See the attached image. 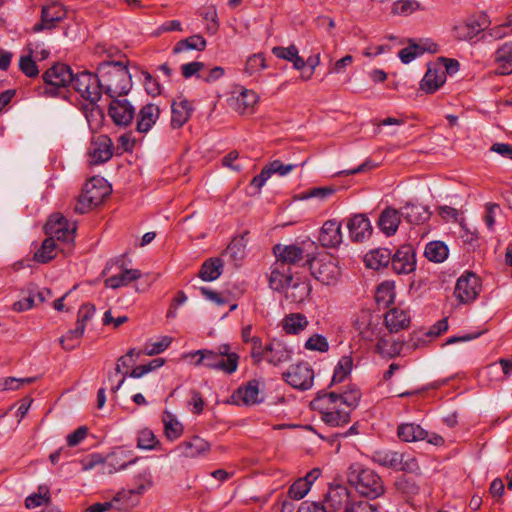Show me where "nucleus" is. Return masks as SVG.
<instances>
[{"mask_svg": "<svg viewBox=\"0 0 512 512\" xmlns=\"http://www.w3.org/2000/svg\"><path fill=\"white\" fill-rule=\"evenodd\" d=\"M206 46L207 42L205 38L202 35L196 34L178 41L173 48V53L179 54L188 50L203 51Z\"/></svg>", "mask_w": 512, "mask_h": 512, "instance_id": "58836bf2", "label": "nucleus"}, {"mask_svg": "<svg viewBox=\"0 0 512 512\" xmlns=\"http://www.w3.org/2000/svg\"><path fill=\"white\" fill-rule=\"evenodd\" d=\"M316 247V243L309 238L297 240L294 244L282 246L277 244L273 247L274 256H302L306 253L309 256Z\"/></svg>", "mask_w": 512, "mask_h": 512, "instance_id": "a878e982", "label": "nucleus"}, {"mask_svg": "<svg viewBox=\"0 0 512 512\" xmlns=\"http://www.w3.org/2000/svg\"><path fill=\"white\" fill-rule=\"evenodd\" d=\"M308 293L309 288L305 283H292L286 288V297L295 303L302 302Z\"/></svg>", "mask_w": 512, "mask_h": 512, "instance_id": "5fc2aeb1", "label": "nucleus"}, {"mask_svg": "<svg viewBox=\"0 0 512 512\" xmlns=\"http://www.w3.org/2000/svg\"><path fill=\"white\" fill-rule=\"evenodd\" d=\"M419 3L415 0L397 1L393 5V12L408 14L419 9Z\"/></svg>", "mask_w": 512, "mask_h": 512, "instance_id": "774afa93", "label": "nucleus"}, {"mask_svg": "<svg viewBox=\"0 0 512 512\" xmlns=\"http://www.w3.org/2000/svg\"><path fill=\"white\" fill-rule=\"evenodd\" d=\"M51 502L50 490L46 485L38 487V492L29 495L25 500V506L28 509H34Z\"/></svg>", "mask_w": 512, "mask_h": 512, "instance_id": "37998d69", "label": "nucleus"}, {"mask_svg": "<svg viewBox=\"0 0 512 512\" xmlns=\"http://www.w3.org/2000/svg\"><path fill=\"white\" fill-rule=\"evenodd\" d=\"M309 482L299 478L289 488L288 494L294 500H300L309 492Z\"/></svg>", "mask_w": 512, "mask_h": 512, "instance_id": "052dcab7", "label": "nucleus"}, {"mask_svg": "<svg viewBox=\"0 0 512 512\" xmlns=\"http://www.w3.org/2000/svg\"><path fill=\"white\" fill-rule=\"evenodd\" d=\"M159 441L152 430L145 428L139 431L137 438V446L140 449L153 450L159 445Z\"/></svg>", "mask_w": 512, "mask_h": 512, "instance_id": "3c124183", "label": "nucleus"}, {"mask_svg": "<svg viewBox=\"0 0 512 512\" xmlns=\"http://www.w3.org/2000/svg\"><path fill=\"white\" fill-rule=\"evenodd\" d=\"M354 503L350 501L346 488L336 487L328 492L325 507L328 512H350L354 508Z\"/></svg>", "mask_w": 512, "mask_h": 512, "instance_id": "412c9836", "label": "nucleus"}, {"mask_svg": "<svg viewBox=\"0 0 512 512\" xmlns=\"http://www.w3.org/2000/svg\"><path fill=\"white\" fill-rule=\"evenodd\" d=\"M495 61L502 64L501 74H509L512 69V42H505L495 52Z\"/></svg>", "mask_w": 512, "mask_h": 512, "instance_id": "c03bdc74", "label": "nucleus"}, {"mask_svg": "<svg viewBox=\"0 0 512 512\" xmlns=\"http://www.w3.org/2000/svg\"><path fill=\"white\" fill-rule=\"evenodd\" d=\"M305 264L312 276L326 285L335 283L340 275L337 258H306Z\"/></svg>", "mask_w": 512, "mask_h": 512, "instance_id": "9b49d317", "label": "nucleus"}, {"mask_svg": "<svg viewBox=\"0 0 512 512\" xmlns=\"http://www.w3.org/2000/svg\"><path fill=\"white\" fill-rule=\"evenodd\" d=\"M172 117L171 125L173 128H180L188 122L193 113V105L183 96L177 97L171 105Z\"/></svg>", "mask_w": 512, "mask_h": 512, "instance_id": "393cba45", "label": "nucleus"}, {"mask_svg": "<svg viewBox=\"0 0 512 512\" xmlns=\"http://www.w3.org/2000/svg\"><path fill=\"white\" fill-rule=\"evenodd\" d=\"M285 381L295 389L308 390L313 385L314 371L308 363H300L283 374Z\"/></svg>", "mask_w": 512, "mask_h": 512, "instance_id": "2eb2a0df", "label": "nucleus"}, {"mask_svg": "<svg viewBox=\"0 0 512 512\" xmlns=\"http://www.w3.org/2000/svg\"><path fill=\"white\" fill-rule=\"evenodd\" d=\"M75 92L87 102L86 108H90L91 112L99 108L98 102L102 94L99 84L97 71L95 73L84 70L74 74L70 84Z\"/></svg>", "mask_w": 512, "mask_h": 512, "instance_id": "0eeeda50", "label": "nucleus"}, {"mask_svg": "<svg viewBox=\"0 0 512 512\" xmlns=\"http://www.w3.org/2000/svg\"><path fill=\"white\" fill-rule=\"evenodd\" d=\"M172 338L169 336H162L158 341L147 342L145 344L143 353L148 356H154L165 351L171 344Z\"/></svg>", "mask_w": 512, "mask_h": 512, "instance_id": "6e6d98bb", "label": "nucleus"}, {"mask_svg": "<svg viewBox=\"0 0 512 512\" xmlns=\"http://www.w3.org/2000/svg\"><path fill=\"white\" fill-rule=\"evenodd\" d=\"M257 102L258 95L254 91L242 88L238 95L231 99L230 105L237 113L248 114L253 111Z\"/></svg>", "mask_w": 512, "mask_h": 512, "instance_id": "c85d7f7f", "label": "nucleus"}, {"mask_svg": "<svg viewBox=\"0 0 512 512\" xmlns=\"http://www.w3.org/2000/svg\"><path fill=\"white\" fill-rule=\"evenodd\" d=\"M480 290L479 277L472 272H466L457 280L454 295L460 303L470 304L478 297Z\"/></svg>", "mask_w": 512, "mask_h": 512, "instance_id": "ddd939ff", "label": "nucleus"}, {"mask_svg": "<svg viewBox=\"0 0 512 512\" xmlns=\"http://www.w3.org/2000/svg\"><path fill=\"white\" fill-rule=\"evenodd\" d=\"M437 51L438 45L430 39L410 40L408 46L399 51L398 56L404 64H408L425 52L436 53Z\"/></svg>", "mask_w": 512, "mask_h": 512, "instance_id": "6ab92c4d", "label": "nucleus"}, {"mask_svg": "<svg viewBox=\"0 0 512 512\" xmlns=\"http://www.w3.org/2000/svg\"><path fill=\"white\" fill-rule=\"evenodd\" d=\"M389 264L397 274H409L416 268V258H390Z\"/></svg>", "mask_w": 512, "mask_h": 512, "instance_id": "864d4df0", "label": "nucleus"}, {"mask_svg": "<svg viewBox=\"0 0 512 512\" xmlns=\"http://www.w3.org/2000/svg\"><path fill=\"white\" fill-rule=\"evenodd\" d=\"M354 325L363 340L369 342L377 340L376 351L381 356L391 358L400 353L401 345L396 341L390 348H386V338L381 336L382 329L378 322L373 321L372 314L369 311H363Z\"/></svg>", "mask_w": 512, "mask_h": 512, "instance_id": "423d86ee", "label": "nucleus"}, {"mask_svg": "<svg viewBox=\"0 0 512 512\" xmlns=\"http://www.w3.org/2000/svg\"><path fill=\"white\" fill-rule=\"evenodd\" d=\"M360 397L357 389L342 394L321 391L312 400L311 407L321 414L325 424L331 427L342 426L350 421L351 412L358 405Z\"/></svg>", "mask_w": 512, "mask_h": 512, "instance_id": "f03ea898", "label": "nucleus"}, {"mask_svg": "<svg viewBox=\"0 0 512 512\" xmlns=\"http://www.w3.org/2000/svg\"><path fill=\"white\" fill-rule=\"evenodd\" d=\"M44 228L48 238L43 241L40 249L33 256H49L53 251L56 254L70 253L67 248L75 238V223H70L63 216L54 214L50 216Z\"/></svg>", "mask_w": 512, "mask_h": 512, "instance_id": "7ed1b4c3", "label": "nucleus"}, {"mask_svg": "<svg viewBox=\"0 0 512 512\" xmlns=\"http://www.w3.org/2000/svg\"><path fill=\"white\" fill-rule=\"evenodd\" d=\"M160 108L153 104L148 103L141 107L136 117V130L139 133H147L156 124L160 116Z\"/></svg>", "mask_w": 512, "mask_h": 512, "instance_id": "b1692460", "label": "nucleus"}, {"mask_svg": "<svg viewBox=\"0 0 512 512\" xmlns=\"http://www.w3.org/2000/svg\"><path fill=\"white\" fill-rule=\"evenodd\" d=\"M94 52L98 56L106 55L108 58L96 67L101 94L104 93L110 98L127 95L132 88V78L124 62L112 59L119 53L118 49L98 44Z\"/></svg>", "mask_w": 512, "mask_h": 512, "instance_id": "f257e3e1", "label": "nucleus"}, {"mask_svg": "<svg viewBox=\"0 0 512 512\" xmlns=\"http://www.w3.org/2000/svg\"><path fill=\"white\" fill-rule=\"evenodd\" d=\"M353 367V359L351 356H342L338 361L333 377L332 384L341 383L351 373Z\"/></svg>", "mask_w": 512, "mask_h": 512, "instance_id": "a18cd8bd", "label": "nucleus"}, {"mask_svg": "<svg viewBox=\"0 0 512 512\" xmlns=\"http://www.w3.org/2000/svg\"><path fill=\"white\" fill-rule=\"evenodd\" d=\"M292 350L280 340L274 339L265 346V360L274 366L287 363L291 360Z\"/></svg>", "mask_w": 512, "mask_h": 512, "instance_id": "5701e85b", "label": "nucleus"}, {"mask_svg": "<svg viewBox=\"0 0 512 512\" xmlns=\"http://www.w3.org/2000/svg\"><path fill=\"white\" fill-rule=\"evenodd\" d=\"M210 444L199 436H193L175 447V452L180 457L197 458L206 455L210 451Z\"/></svg>", "mask_w": 512, "mask_h": 512, "instance_id": "aec40b11", "label": "nucleus"}, {"mask_svg": "<svg viewBox=\"0 0 512 512\" xmlns=\"http://www.w3.org/2000/svg\"><path fill=\"white\" fill-rule=\"evenodd\" d=\"M246 234L235 237L228 245L225 254L227 256H237L238 254H244L247 245Z\"/></svg>", "mask_w": 512, "mask_h": 512, "instance_id": "e2e57ef3", "label": "nucleus"}, {"mask_svg": "<svg viewBox=\"0 0 512 512\" xmlns=\"http://www.w3.org/2000/svg\"><path fill=\"white\" fill-rule=\"evenodd\" d=\"M347 480L364 497L375 499L384 493V485L380 476L360 463H353L349 466Z\"/></svg>", "mask_w": 512, "mask_h": 512, "instance_id": "39448f33", "label": "nucleus"}, {"mask_svg": "<svg viewBox=\"0 0 512 512\" xmlns=\"http://www.w3.org/2000/svg\"><path fill=\"white\" fill-rule=\"evenodd\" d=\"M305 348L311 351L327 352L329 344L323 335L314 334L305 343Z\"/></svg>", "mask_w": 512, "mask_h": 512, "instance_id": "680f3d73", "label": "nucleus"}, {"mask_svg": "<svg viewBox=\"0 0 512 512\" xmlns=\"http://www.w3.org/2000/svg\"><path fill=\"white\" fill-rule=\"evenodd\" d=\"M88 162L99 165L107 162L113 156V142L107 135H99L91 141L88 147Z\"/></svg>", "mask_w": 512, "mask_h": 512, "instance_id": "f3484780", "label": "nucleus"}, {"mask_svg": "<svg viewBox=\"0 0 512 512\" xmlns=\"http://www.w3.org/2000/svg\"><path fill=\"white\" fill-rule=\"evenodd\" d=\"M502 212L501 207L496 203L485 204L484 222L489 231H494L496 216Z\"/></svg>", "mask_w": 512, "mask_h": 512, "instance_id": "bf43d9fd", "label": "nucleus"}, {"mask_svg": "<svg viewBox=\"0 0 512 512\" xmlns=\"http://www.w3.org/2000/svg\"><path fill=\"white\" fill-rule=\"evenodd\" d=\"M384 323L390 333H397L408 328L410 315L407 311L395 307L386 312Z\"/></svg>", "mask_w": 512, "mask_h": 512, "instance_id": "7c9ffc66", "label": "nucleus"}, {"mask_svg": "<svg viewBox=\"0 0 512 512\" xmlns=\"http://www.w3.org/2000/svg\"><path fill=\"white\" fill-rule=\"evenodd\" d=\"M384 253H387V256H416V250L411 244H404L400 246L396 252L392 253L391 250L387 248H376L370 250L366 256H385Z\"/></svg>", "mask_w": 512, "mask_h": 512, "instance_id": "09e8293b", "label": "nucleus"}, {"mask_svg": "<svg viewBox=\"0 0 512 512\" xmlns=\"http://www.w3.org/2000/svg\"><path fill=\"white\" fill-rule=\"evenodd\" d=\"M184 358H197L195 366L233 374L238 369L239 355L231 350L227 343L219 345L216 350L200 349L183 355Z\"/></svg>", "mask_w": 512, "mask_h": 512, "instance_id": "20e7f679", "label": "nucleus"}, {"mask_svg": "<svg viewBox=\"0 0 512 512\" xmlns=\"http://www.w3.org/2000/svg\"><path fill=\"white\" fill-rule=\"evenodd\" d=\"M84 326L80 324H76V327L74 329L69 330L66 335L62 336L59 340L61 346L65 350H72L74 349L78 344L80 338L84 334Z\"/></svg>", "mask_w": 512, "mask_h": 512, "instance_id": "49530a36", "label": "nucleus"}, {"mask_svg": "<svg viewBox=\"0 0 512 512\" xmlns=\"http://www.w3.org/2000/svg\"><path fill=\"white\" fill-rule=\"evenodd\" d=\"M448 246L439 240L429 242L424 250L423 256H448Z\"/></svg>", "mask_w": 512, "mask_h": 512, "instance_id": "0e129e2a", "label": "nucleus"}, {"mask_svg": "<svg viewBox=\"0 0 512 512\" xmlns=\"http://www.w3.org/2000/svg\"><path fill=\"white\" fill-rule=\"evenodd\" d=\"M319 241L323 247L335 248L342 242L341 223L337 220H327L319 235Z\"/></svg>", "mask_w": 512, "mask_h": 512, "instance_id": "bb28decb", "label": "nucleus"}, {"mask_svg": "<svg viewBox=\"0 0 512 512\" xmlns=\"http://www.w3.org/2000/svg\"><path fill=\"white\" fill-rule=\"evenodd\" d=\"M298 52V48L294 44H291L288 47L275 46L272 48L273 55L279 59H284L289 62L296 57Z\"/></svg>", "mask_w": 512, "mask_h": 512, "instance_id": "69168bd1", "label": "nucleus"}, {"mask_svg": "<svg viewBox=\"0 0 512 512\" xmlns=\"http://www.w3.org/2000/svg\"><path fill=\"white\" fill-rule=\"evenodd\" d=\"M74 73L71 68L63 63L54 64L43 74L44 87L39 92L48 97H55L60 90L71 84Z\"/></svg>", "mask_w": 512, "mask_h": 512, "instance_id": "9d476101", "label": "nucleus"}, {"mask_svg": "<svg viewBox=\"0 0 512 512\" xmlns=\"http://www.w3.org/2000/svg\"><path fill=\"white\" fill-rule=\"evenodd\" d=\"M28 55L22 56L19 60V68L27 77H35L39 73L36 61L33 59L34 49L32 44L28 45Z\"/></svg>", "mask_w": 512, "mask_h": 512, "instance_id": "de8ad7c7", "label": "nucleus"}, {"mask_svg": "<svg viewBox=\"0 0 512 512\" xmlns=\"http://www.w3.org/2000/svg\"><path fill=\"white\" fill-rule=\"evenodd\" d=\"M461 226V234L460 238L465 246H467V253L475 252V248L479 243L478 234L475 231H470L467 225L464 223V220L460 221Z\"/></svg>", "mask_w": 512, "mask_h": 512, "instance_id": "603ef678", "label": "nucleus"}, {"mask_svg": "<svg viewBox=\"0 0 512 512\" xmlns=\"http://www.w3.org/2000/svg\"><path fill=\"white\" fill-rule=\"evenodd\" d=\"M401 217V212L399 213L398 210L392 207H387L381 212L377 225L379 229L389 237L396 233L401 222Z\"/></svg>", "mask_w": 512, "mask_h": 512, "instance_id": "c756f323", "label": "nucleus"}, {"mask_svg": "<svg viewBox=\"0 0 512 512\" xmlns=\"http://www.w3.org/2000/svg\"><path fill=\"white\" fill-rule=\"evenodd\" d=\"M135 361L136 360H131L130 361V359H128V357H125V356H121L118 359L116 367H115V372L114 373H110L108 375V380L110 382H112L113 381V376L114 375L116 376L118 374H123V377L119 380V382L115 386L111 387L112 392H114V393L117 392L122 387V385L125 382L127 373L123 372L122 368L130 367L131 365H133L135 363Z\"/></svg>", "mask_w": 512, "mask_h": 512, "instance_id": "8fccbe9b", "label": "nucleus"}, {"mask_svg": "<svg viewBox=\"0 0 512 512\" xmlns=\"http://www.w3.org/2000/svg\"><path fill=\"white\" fill-rule=\"evenodd\" d=\"M66 16L64 7L59 2H51L44 5L41 12V20L33 26L34 32L51 30Z\"/></svg>", "mask_w": 512, "mask_h": 512, "instance_id": "a211bd4d", "label": "nucleus"}, {"mask_svg": "<svg viewBox=\"0 0 512 512\" xmlns=\"http://www.w3.org/2000/svg\"><path fill=\"white\" fill-rule=\"evenodd\" d=\"M151 485L149 474H141L138 477V485L134 489L122 490L118 492L110 502L97 503L90 506L87 512H105L112 507L119 510L127 509L136 501V497L142 494Z\"/></svg>", "mask_w": 512, "mask_h": 512, "instance_id": "1a4fd4ad", "label": "nucleus"}, {"mask_svg": "<svg viewBox=\"0 0 512 512\" xmlns=\"http://www.w3.org/2000/svg\"><path fill=\"white\" fill-rule=\"evenodd\" d=\"M108 115L115 125L126 127L135 118V108L129 100L114 97L109 103Z\"/></svg>", "mask_w": 512, "mask_h": 512, "instance_id": "dca6fc26", "label": "nucleus"}, {"mask_svg": "<svg viewBox=\"0 0 512 512\" xmlns=\"http://www.w3.org/2000/svg\"><path fill=\"white\" fill-rule=\"evenodd\" d=\"M266 59L262 53L250 55L244 66V73L249 77L259 76L266 69Z\"/></svg>", "mask_w": 512, "mask_h": 512, "instance_id": "79ce46f5", "label": "nucleus"}, {"mask_svg": "<svg viewBox=\"0 0 512 512\" xmlns=\"http://www.w3.org/2000/svg\"><path fill=\"white\" fill-rule=\"evenodd\" d=\"M371 458L374 463L394 470L401 467L402 463V454L388 449L374 451Z\"/></svg>", "mask_w": 512, "mask_h": 512, "instance_id": "72a5a7b5", "label": "nucleus"}, {"mask_svg": "<svg viewBox=\"0 0 512 512\" xmlns=\"http://www.w3.org/2000/svg\"><path fill=\"white\" fill-rule=\"evenodd\" d=\"M429 209L422 204L407 203L401 208V216L411 224H421L430 218Z\"/></svg>", "mask_w": 512, "mask_h": 512, "instance_id": "473e14b6", "label": "nucleus"}, {"mask_svg": "<svg viewBox=\"0 0 512 512\" xmlns=\"http://www.w3.org/2000/svg\"><path fill=\"white\" fill-rule=\"evenodd\" d=\"M111 187L108 182L101 177H92L85 184L82 193L78 197L75 205V211L79 214H84L100 203L109 196Z\"/></svg>", "mask_w": 512, "mask_h": 512, "instance_id": "6e6552de", "label": "nucleus"}, {"mask_svg": "<svg viewBox=\"0 0 512 512\" xmlns=\"http://www.w3.org/2000/svg\"><path fill=\"white\" fill-rule=\"evenodd\" d=\"M223 272L222 258H208L201 266L199 277L203 281H214L218 279Z\"/></svg>", "mask_w": 512, "mask_h": 512, "instance_id": "e433bc0d", "label": "nucleus"}, {"mask_svg": "<svg viewBox=\"0 0 512 512\" xmlns=\"http://www.w3.org/2000/svg\"><path fill=\"white\" fill-rule=\"evenodd\" d=\"M234 402L242 401L246 405H253L261 402L259 382L252 380L244 387H239L233 394Z\"/></svg>", "mask_w": 512, "mask_h": 512, "instance_id": "2f4dec72", "label": "nucleus"}, {"mask_svg": "<svg viewBox=\"0 0 512 512\" xmlns=\"http://www.w3.org/2000/svg\"><path fill=\"white\" fill-rule=\"evenodd\" d=\"M205 64L203 62L193 61L185 63L181 66V73L184 78L189 79L192 76L201 75L200 72L204 69Z\"/></svg>", "mask_w": 512, "mask_h": 512, "instance_id": "338daca9", "label": "nucleus"}, {"mask_svg": "<svg viewBox=\"0 0 512 512\" xmlns=\"http://www.w3.org/2000/svg\"><path fill=\"white\" fill-rule=\"evenodd\" d=\"M309 321L304 314L291 313L282 320V327L288 334L297 335L308 326Z\"/></svg>", "mask_w": 512, "mask_h": 512, "instance_id": "4c0bfd02", "label": "nucleus"}, {"mask_svg": "<svg viewBox=\"0 0 512 512\" xmlns=\"http://www.w3.org/2000/svg\"><path fill=\"white\" fill-rule=\"evenodd\" d=\"M392 282H383L378 285L375 291V301L379 308H387L394 302L395 291Z\"/></svg>", "mask_w": 512, "mask_h": 512, "instance_id": "a19ab883", "label": "nucleus"}, {"mask_svg": "<svg viewBox=\"0 0 512 512\" xmlns=\"http://www.w3.org/2000/svg\"><path fill=\"white\" fill-rule=\"evenodd\" d=\"M335 193L333 187H315L299 194L300 200H307L311 198H317L319 200H326Z\"/></svg>", "mask_w": 512, "mask_h": 512, "instance_id": "4d7b16f0", "label": "nucleus"}, {"mask_svg": "<svg viewBox=\"0 0 512 512\" xmlns=\"http://www.w3.org/2000/svg\"><path fill=\"white\" fill-rule=\"evenodd\" d=\"M162 422L164 425L165 435L169 440L174 441L182 435L183 426L171 412L167 410L164 411Z\"/></svg>", "mask_w": 512, "mask_h": 512, "instance_id": "ea45409f", "label": "nucleus"}, {"mask_svg": "<svg viewBox=\"0 0 512 512\" xmlns=\"http://www.w3.org/2000/svg\"><path fill=\"white\" fill-rule=\"evenodd\" d=\"M305 260L306 258H276L273 265L294 283L293 276L299 273L298 268H306Z\"/></svg>", "mask_w": 512, "mask_h": 512, "instance_id": "f704fd0d", "label": "nucleus"}, {"mask_svg": "<svg viewBox=\"0 0 512 512\" xmlns=\"http://www.w3.org/2000/svg\"><path fill=\"white\" fill-rule=\"evenodd\" d=\"M446 82L445 71L441 66H429L420 82V88L426 93L436 92Z\"/></svg>", "mask_w": 512, "mask_h": 512, "instance_id": "cd10ccee", "label": "nucleus"}, {"mask_svg": "<svg viewBox=\"0 0 512 512\" xmlns=\"http://www.w3.org/2000/svg\"><path fill=\"white\" fill-rule=\"evenodd\" d=\"M270 286L272 289L276 291H281L289 287L292 282L287 278L280 270L277 269L274 265H272V271L270 275Z\"/></svg>", "mask_w": 512, "mask_h": 512, "instance_id": "13d9d810", "label": "nucleus"}, {"mask_svg": "<svg viewBox=\"0 0 512 512\" xmlns=\"http://www.w3.org/2000/svg\"><path fill=\"white\" fill-rule=\"evenodd\" d=\"M142 276V273L138 269H122V271L117 274L113 275L105 280V286L117 289L121 286H126L130 282L135 281L139 279Z\"/></svg>", "mask_w": 512, "mask_h": 512, "instance_id": "c9c22d12", "label": "nucleus"}, {"mask_svg": "<svg viewBox=\"0 0 512 512\" xmlns=\"http://www.w3.org/2000/svg\"><path fill=\"white\" fill-rule=\"evenodd\" d=\"M349 235L354 242H363L372 234V225L365 214H355L347 223Z\"/></svg>", "mask_w": 512, "mask_h": 512, "instance_id": "4be33fe9", "label": "nucleus"}, {"mask_svg": "<svg viewBox=\"0 0 512 512\" xmlns=\"http://www.w3.org/2000/svg\"><path fill=\"white\" fill-rule=\"evenodd\" d=\"M399 439L403 442H417L427 440L428 443L435 446L442 445L444 439L435 433H428L420 425L415 423H403L397 430Z\"/></svg>", "mask_w": 512, "mask_h": 512, "instance_id": "4468645a", "label": "nucleus"}, {"mask_svg": "<svg viewBox=\"0 0 512 512\" xmlns=\"http://www.w3.org/2000/svg\"><path fill=\"white\" fill-rule=\"evenodd\" d=\"M484 15H472L458 21L453 26V36L459 41H471L487 27Z\"/></svg>", "mask_w": 512, "mask_h": 512, "instance_id": "f8f14e48", "label": "nucleus"}]
</instances>
